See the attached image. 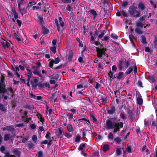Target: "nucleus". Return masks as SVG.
Returning <instances> with one entry per match:
<instances>
[{
	"label": "nucleus",
	"instance_id": "nucleus-1",
	"mask_svg": "<svg viewBox=\"0 0 157 157\" xmlns=\"http://www.w3.org/2000/svg\"><path fill=\"white\" fill-rule=\"evenodd\" d=\"M123 127V123L121 122H117V121L115 118L108 120L106 122V128L109 129L114 128L113 132L115 133L117 131H120V128Z\"/></svg>",
	"mask_w": 157,
	"mask_h": 157
},
{
	"label": "nucleus",
	"instance_id": "nucleus-2",
	"mask_svg": "<svg viewBox=\"0 0 157 157\" xmlns=\"http://www.w3.org/2000/svg\"><path fill=\"white\" fill-rule=\"evenodd\" d=\"M94 44L96 46L100 45L98 47H96L97 57L99 58L102 59L103 55H104V56H106V57H108V55L105 52L106 49L103 48L102 45L98 42H94Z\"/></svg>",
	"mask_w": 157,
	"mask_h": 157
},
{
	"label": "nucleus",
	"instance_id": "nucleus-3",
	"mask_svg": "<svg viewBox=\"0 0 157 157\" xmlns=\"http://www.w3.org/2000/svg\"><path fill=\"white\" fill-rule=\"evenodd\" d=\"M137 8L134 6H131L129 9L128 12L129 14L134 17H138L140 16V13L139 11L136 10Z\"/></svg>",
	"mask_w": 157,
	"mask_h": 157
},
{
	"label": "nucleus",
	"instance_id": "nucleus-4",
	"mask_svg": "<svg viewBox=\"0 0 157 157\" xmlns=\"http://www.w3.org/2000/svg\"><path fill=\"white\" fill-rule=\"evenodd\" d=\"M36 66H33L32 68L33 69V73L36 75H38L40 77H41L42 75L40 74L38 70L41 66V63L40 62H37L36 63Z\"/></svg>",
	"mask_w": 157,
	"mask_h": 157
},
{
	"label": "nucleus",
	"instance_id": "nucleus-5",
	"mask_svg": "<svg viewBox=\"0 0 157 157\" xmlns=\"http://www.w3.org/2000/svg\"><path fill=\"white\" fill-rule=\"evenodd\" d=\"M26 71L25 72V75H26L28 78L27 79V82L26 84L27 86H30V84L29 83L30 79L32 78L33 75V72L32 70L29 68H26Z\"/></svg>",
	"mask_w": 157,
	"mask_h": 157
},
{
	"label": "nucleus",
	"instance_id": "nucleus-6",
	"mask_svg": "<svg viewBox=\"0 0 157 157\" xmlns=\"http://www.w3.org/2000/svg\"><path fill=\"white\" fill-rule=\"evenodd\" d=\"M117 67L115 65L113 66L112 67V70L108 73V75L110 78L111 80H113L115 78V76L113 75L114 73L117 71Z\"/></svg>",
	"mask_w": 157,
	"mask_h": 157
},
{
	"label": "nucleus",
	"instance_id": "nucleus-7",
	"mask_svg": "<svg viewBox=\"0 0 157 157\" xmlns=\"http://www.w3.org/2000/svg\"><path fill=\"white\" fill-rule=\"evenodd\" d=\"M0 43L5 49H10L11 46V43L6 41L2 38H1Z\"/></svg>",
	"mask_w": 157,
	"mask_h": 157
},
{
	"label": "nucleus",
	"instance_id": "nucleus-8",
	"mask_svg": "<svg viewBox=\"0 0 157 157\" xmlns=\"http://www.w3.org/2000/svg\"><path fill=\"white\" fill-rule=\"evenodd\" d=\"M39 80V78L37 77H34L30 81L32 87H35L37 84Z\"/></svg>",
	"mask_w": 157,
	"mask_h": 157
},
{
	"label": "nucleus",
	"instance_id": "nucleus-9",
	"mask_svg": "<svg viewBox=\"0 0 157 157\" xmlns=\"http://www.w3.org/2000/svg\"><path fill=\"white\" fill-rule=\"evenodd\" d=\"M141 22H138L137 23L136 25L138 27H142L144 25V17H142L140 18Z\"/></svg>",
	"mask_w": 157,
	"mask_h": 157
},
{
	"label": "nucleus",
	"instance_id": "nucleus-10",
	"mask_svg": "<svg viewBox=\"0 0 157 157\" xmlns=\"http://www.w3.org/2000/svg\"><path fill=\"white\" fill-rule=\"evenodd\" d=\"M89 12L91 13L90 17L91 19H94L97 15L96 11L94 10H91L89 11Z\"/></svg>",
	"mask_w": 157,
	"mask_h": 157
},
{
	"label": "nucleus",
	"instance_id": "nucleus-11",
	"mask_svg": "<svg viewBox=\"0 0 157 157\" xmlns=\"http://www.w3.org/2000/svg\"><path fill=\"white\" fill-rule=\"evenodd\" d=\"M4 86L3 85L2 82L0 83V93H5L6 92Z\"/></svg>",
	"mask_w": 157,
	"mask_h": 157
},
{
	"label": "nucleus",
	"instance_id": "nucleus-12",
	"mask_svg": "<svg viewBox=\"0 0 157 157\" xmlns=\"http://www.w3.org/2000/svg\"><path fill=\"white\" fill-rule=\"evenodd\" d=\"M115 108L114 107H112L110 108H109L107 109L108 113L110 114H113L115 112Z\"/></svg>",
	"mask_w": 157,
	"mask_h": 157
},
{
	"label": "nucleus",
	"instance_id": "nucleus-13",
	"mask_svg": "<svg viewBox=\"0 0 157 157\" xmlns=\"http://www.w3.org/2000/svg\"><path fill=\"white\" fill-rule=\"evenodd\" d=\"M121 11L122 12V13L123 14L124 16L125 17H128V15L126 12V11L125 8H121Z\"/></svg>",
	"mask_w": 157,
	"mask_h": 157
},
{
	"label": "nucleus",
	"instance_id": "nucleus-14",
	"mask_svg": "<svg viewBox=\"0 0 157 157\" xmlns=\"http://www.w3.org/2000/svg\"><path fill=\"white\" fill-rule=\"evenodd\" d=\"M102 149L104 152H105L109 149V146L108 144H105L103 145Z\"/></svg>",
	"mask_w": 157,
	"mask_h": 157
},
{
	"label": "nucleus",
	"instance_id": "nucleus-15",
	"mask_svg": "<svg viewBox=\"0 0 157 157\" xmlns=\"http://www.w3.org/2000/svg\"><path fill=\"white\" fill-rule=\"evenodd\" d=\"M106 33V32L105 30L101 32L100 33H99L98 35V38L101 40Z\"/></svg>",
	"mask_w": 157,
	"mask_h": 157
},
{
	"label": "nucleus",
	"instance_id": "nucleus-16",
	"mask_svg": "<svg viewBox=\"0 0 157 157\" xmlns=\"http://www.w3.org/2000/svg\"><path fill=\"white\" fill-rule=\"evenodd\" d=\"M11 13L12 15H14V19H16L18 18L17 14L14 9H12L11 10Z\"/></svg>",
	"mask_w": 157,
	"mask_h": 157
},
{
	"label": "nucleus",
	"instance_id": "nucleus-17",
	"mask_svg": "<svg viewBox=\"0 0 157 157\" xmlns=\"http://www.w3.org/2000/svg\"><path fill=\"white\" fill-rule=\"evenodd\" d=\"M55 21L57 26V30L59 32L60 30V28L59 26V22H58V20L57 19H55Z\"/></svg>",
	"mask_w": 157,
	"mask_h": 157
},
{
	"label": "nucleus",
	"instance_id": "nucleus-18",
	"mask_svg": "<svg viewBox=\"0 0 157 157\" xmlns=\"http://www.w3.org/2000/svg\"><path fill=\"white\" fill-rule=\"evenodd\" d=\"M18 6V10L20 12V13L22 14V15L23 16L24 13L25 12V8H24L22 9H21V5H19V6Z\"/></svg>",
	"mask_w": 157,
	"mask_h": 157
},
{
	"label": "nucleus",
	"instance_id": "nucleus-19",
	"mask_svg": "<svg viewBox=\"0 0 157 157\" xmlns=\"http://www.w3.org/2000/svg\"><path fill=\"white\" fill-rule=\"evenodd\" d=\"M12 69L13 71L15 73L18 72L19 71V69L17 67H14L12 66Z\"/></svg>",
	"mask_w": 157,
	"mask_h": 157
},
{
	"label": "nucleus",
	"instance_id": "nucleus-20",
	"mask_svg": "<svg viewBox=\"0 0 157 157\" xmlns=\"http://www.w3.org/2000/svg\"><path fill=\"white\" fill-rule=\"evenodd\" d=\"M133 70V68L132 67H129L128 69L127 70L126 72L125 73V75H128L130 74Z\"/></svg>",
	"mask_w": 157,
	"mask_h": 157
},
{
	"label": "nucleus",
	"instance_id": "nucleus-21",
	"mask_svg": "<svg viewBox=\"0 0 157 157\" xmlns=\"http://www.w3.org/2000/svg\"><path fill=\"white\" fill-rule=\"evenodd\" d=\"M100 100L101 101V102L103 104L105 103L107 101V99H106V98L105 97H101V98Z\"/></svg>",
	"mask_w": 157,
	"mask_h": 157
},
{
	"label": "nucleus",
	"instance_id": "nucleus-22",
	"mask_svg": "<svg viewBox=\"0 0 157 157\" xmlns=\"http://www.w3.org/2000/svg\"><path fill=\"white\" fill-rule=\"evenodd\" d=\"M11 138L10 135L9 134H6L4 135V140L7 141L9 140Z\"/></svg>",
	"mask_w": 157,
	"mask_h": 157
},
{
	"label": "nucleus",
	"instance_id": "nucleus-23",
	"mask_svg": "<svg viewBox=\"0 0 157 157\" xmlns=\"http://www.w3.org/2000/svg\"><path fill=\"white\" fill-rule=\"evenodd\" d=\"M67 128L69 132H71L73 131V129L71 124H68L67 126Z\"/></svg>",
	"mask_w": 157,
	"mask_h": 157
},
{
	"label": "nucleus",
	"instance_id": "nucleus-24",
	"mask_svg": "<svg viewBox=\"0 0 157 157\" xmlns=\"http://www.w3.org/2000/svg\"><path fill=\"white\" fill-rule=\"evenodd\" d=\"M125 64V62L124 61H121L120 62L119 66V68L120 70H121L122 68L124 66V64Z\"/></svg>",
	"mask_w": 157,
	"mask_h": 157
},
{
	"label": "nucleus",
	"instance_id": "nucleus-25",
	"mask_svg": "<svg viewBox=\"0 0 157 157\" xmlns=\"http://www.w3.org/2000/svg\"><path fill=\"white\" fill-rule=\"evenodd\" d=\"M49 61H50L49 63L48 66L51 68L52 67L53 64L54 63V61L53 59H49Z\"/></svg>",
	"mask_w": 157,
	"mask_h": 157
},
{
	"label": "nucleus",
	"instance_id": "nucleus-26",
	"mask_svg": "<svg viewBox=\"0 0 157 157\" xmlns=\"http://www.w3.org/2000/svg\"><path fill=\"white\" fill-rule=\"evenodd\" d=\"M59 77V75L58 74H54L50 76V77L52 78L56 79Z\"/></svg>",
	"mask_w": 157,
	"mask_h": 157
},
{
	"label": "nucleus",
	"instance_id": "nucleus-27",
	"mask_svg": "<svg viewBox=\"0 0 157 157\" xmlns=\"http://www.w3.org/2000/svg\"><path fill=\"white\" fill-rule=\"evenodd\" d=\"M138 7L139 8L141 9L142 10H144L145 8V6L142 3H139Z\"/></svg>",
	"mask_w": 157,
	"mask_h": 157
},
{
	"label": "nucleus",
	"instance_id": "nucleus-28",
	"mask_svg": "<svg viewBox=\"0 0 157 157\" xmlns=\"http://www.w3.org/2000/svg\"><path fill=\"white\" fill-rule=\"evenodd\" d=\"M111 37L114 40H117L118 38V36L115 34L112 33L111 35Z\"/></svg>",
	"mask_w": 157,
	"mask_h": 157
},
{
	"label": "nucleus",
	"instance_id": "nucleus-29",
	"mask_svg": "<svg viewBox=\"0 0 157 157\" xmlns=\"http://www.w3.org/2000/svg\"><path fill=\"white\" fill-rule=\"evenodd\" d=\"M56 46H52L50 48L51 50L54 53H55L56 52Z\"/></svg>",
	"mask_w": 157,
	"mask_h": 157
},
{
	"label": "nucleus",
	"instance_id": "nucleus-30",
	"mask_svg": "<svg viewBox=\"0 0 157 157\" xmlns=\"http://www.w3.org/2000/svg\"><path fill=\"white\" fill-rule=\"evenodd\" d=\"M124 73L123 72H120L118 75L117 76V78L118 79L121 78L123 75Z\"/></svg>",
	"mask_w": 157,
	"mask_h": 157
},
{
	"label": "nucleus",
	"instance_id": "nucleus-31",
	"mask_svg": "<svg viewBox=\"0 0 157 157\" xmlns=\"http://www.w3.org/2000/svg\"><path fill=\"white\" fill-rule=\"evenodd\" d=\"M14 38L16 39L18 41H20L21 40V39L19 38V36L16 33H14Z\"/></svg>",
	"mask_w": 157,
	"mask_h": 157
},
{
	"label": "nucleus",
	"instance_id": "nucleus-32",
	"mask_svg": "<svg viewBox=\"0 0 157 157\" xmlns=\"http://www.w3.org/2000/svg\"><path fill=\"white\" fill-rule=\"evenodd\" d=\"M137 101L138 104L139 105H141L143 102V99L141 98H137Z\"/></svg>",
	"mask_w": 157,
	"mask_h": 157
},
{
	"label": "nucleus",
	"instance_id": "nucleus-33",
	"mask_svg": "<svg viewBox=\"0 0 157 157\" xmlns=\"http://www.w3.org/2000/svg\"><path fill=\"white\" fill-rule=\"evenodd\" d=\"M82 121H88L89 122V120H87L85 118H82L81 119H78V121H76V122L77 123H80V121L82 122Z\"/></svg>",
	"mask_w": 157,
	"mask_h": 157
},
{
	"label": "nucleus",
	"instance_id": "nucleus-34",
	"mask_svg": "<svg viewBox=\"0 0 157 157\" xmlns=\"http://www.w3.org/2000/svg\"><path fill=\"white\" fill-rule=\"evenodd\" d=\"M0 109L3 111H6V109L4 106L2 104H0Z\"/></svg>",
	"mask_w": 157,
	"mask_h": 157
},
{
	"label": "nucleus",
	"instance_id": "nucleus-35",
	"mask_svg": "<svg viewBox=\"0 0 157 157\" xmlns=\"http://www.w3.org/2000/svg\"><path fill=\"white\" fill-rule=\"evenodd\" d=\"M110 38V37L108 36H105L102 39V41H107Z\"/></svg>",
	"mask_w": 157,
	"mask_h": 157
},
{
	"label": "nucleus",
	"instance_id": "nucleus-36",
	"mask_svg": "<svg viewBox=\"0 0 157 157\" xmlns=\"http://www.w3.org/2000/svg\"><path fill=\"white\" fill-rule=\"evenodd\" d=\"M73 54L72 52H71L69 53L68 56V60L69 61H71L72 60V59L73 57Z\"/></svg>",
	"mask_w": 157,
	"mask_h": 157
},
{
	"label": "nucleus",
	"instance_id": "nucleus-37",
	"mask_svg": "<svg viewBox=\"0 0 157 157\" xmlns=\"http://www.w3.org/2000/svg\"><path fill=\"white\" fill-rule=\"evenodd\" d=\"M135 32L138 34H142V32L138 28H136L135 30Z\"/></svg>",
	"mask_w": 157,
	"mask_h": 157
},
{
	"label": "nucleus",
	"instance_id": "nucleus-38",
	"mask_svg": "<svg viewBox=\"0 0 157 157\" xmlns=\"http://www.w3.org/2000/svg\"><path fill=\"white\" fill-rule=\"evenodd\" d=\"M54 61V63L56 64H57L59 63L60 61V59L59 57H57L55 59Z\"/></svg>",
	"mask_w": 157,
	"mask_h": 157
},
{
	"label": "nucleus",
	"instance_id": "nucleus-39",
	"mask_svg": "<svg viewBox=\"0 0 157 157\" xmlns=\"http://www.w3.org/2000/svg\"><path fill=\"white\" fill-rule=\"evenodd\" d=\"M126 150L128 153H131L132 152L131 146L129 145H127V148Z\"/></svg>",
	"mask_w": 157,
	"mask_h": 157
},
{
	"label": "nucleus",
	"instance_id": "nucleus-40",
	"mask_svg": "<svg viewBox=\"0 0 157 157\" xmlns=\"http://www.w3.org/2000/svg\"><path fill=\"white\" fill-rule=\"evenodd\" d=\"M108 138L113 140V134L111 132H110L108 136Z\"/></svg>",
	"mask_w": 157,
	"mask_h": 157
},
{
	"label": "nucleus",
	"instance_id": "nucleus-41",
	"mask_svg": "<svg viewBox=\"0 0 157 157\" xmlns=\"http://www.w3.org/2000/svg\"><path fill=\"white\" fill-rule=\"evenodd\" d=\"M27 145L30 148H33L34 147V145L33 144L31 143H29L27 144Z\"/></svg>",
	"mask_w": 157,
	"mask_h": 157
},
{
	"label": "nucleus",
	"instance_id": "nucleus-42",
	"mask_svg": "<svg viewBox=\"0 0 157 157\" xmlns=\"http://www.w3.org/2000/svg\"><path fill=\"white\" fill-rule=\"evenodd\" d=\"M128 4V2H124L122 4V6L121 7V8H125Z\"/></svg>",
	"mask_w": 157,
	"mask_h": 157
},
{
	"label": "nucleus",
	"instance_id": "nucleus-43",
	"mask_svg": "<svg viewBox=\"0 0 157 157\" xmlns=\"http://www.w3.org/2000/svg\"><path fill=\"white\" fill-rule=\"evenodd\" d=\"M7 130L8 131H11L13 129V127L12 126H9L6 127Z\"/></svg>",
	"mask_w": 157,
	"mask_h": 157
},
{
	"label": "nucleus",
	"instance_id": "nucleus-44",
	"mask_svg": "<svg viewBox=\"0 0 157 157\" xmlns=\"http://www.w3.org/2000/svg\"><path fill=\"white\" fill-rule=\"evenodd\" d=\"M24 0H17L18 6H19V5H21L23 4Z\"/></svg>",
	"mask_w": 157,
	"mask_h": 157
},
{
	"label": "nucleus",
	"instance_id": "nucleus-45",
	"mask_svg": "<svg viewBox=\"0 0 157 157\" xmlns=\"http://www.w3.org/2000/svg\"><path fill=\"white\" fill-rule=\"evenodd\" d=\"M37 156L38 157H42L43 156V153L42 151L39 152L37 155Z\"/></svg>",
	"mask_w": 157,
	"mask_h": 157
},
{
	"label": "nucleus",
	"instance_id": "nucleus-46",
	"mask_svg": "<svg viewBox=\"0 0 157 157\" xmlns=\"http://www.w3.org/2000/svg\"><path fill=\"white\" fill-rule=\"evenodd\" d=\"M114 141L117 143H119L121 141V140L120 138L117 137L115 138Z\"/></svg>",
	"mask_w": 157,
	"mask_h": 157
},
{
	"label": "nucleus",
	"instance_id": "nucleus-47",
	"mask_svg": "<svg viewBox=\"0 0 157 157\" xmlns=\"http://www.w3.org/2000/svg\"><path fill=\"white\" fill-rule=\"evenodd\" d=\"M37 136L35 135H34L32 136V140L34 142H36L37 140Z\"/></svg>",
	"mask_w": 157,
	"mask_h": 157
},
{
	"label": "nucleus",
	"instance_id": "nucleus-48",
	"mask_svg": "<svg viewBox=\"0 0 157 157\" xmlns=\"http://www.w3.org/2000/svg\"><path fill=\"white\" fill-rule=\"evenodd\" d=\"M29 96L31 98L36 99V96L32 93H29Z\"/></svg>",
	"mask_w": 157,
	"mask_h": 157
},
{
	"label": "nucleus",
	"instance_id": "nucleus-49",
	"mask_svg": "<svg viewBox=\"0 0 157 157\" xmlns=\"http://www.w3.org/2000/svg\"><path fill=\"white\" fill-rule=\"evenodd\" d=\"M116 152L117 155H119L121 153V150L120 148H117L116 150Z\"/></svg>",
	"mask_w": 157,
	"mask_h": 157
},
{
	"label": "nucleus",
	"instance_id": "nucleus-50",
	"mask_svg": "<svg viewBox=\"0 0 157 157\" xmlns=\"http://www.w3.org/2000/svg\"><path fill=\"white\" fill-rule=\"evenodd\" d=\"M8 75L10 77H13V75L10 71H8L7 72Z\"/></svg>",
	"mask_w": 157,
	"mask_h": 157
},
{
	"label": "nucleus",
	"instance_id": "nucleus-51",
	"mask_svg": "<svg viewBox=\"0 0 157 157\" xmlns=\"http://www.w3.org/2000/svg\"><path fill=\"white\" fill-rule=\"evenodd\" d=\"M81 138V137L80 136H77L75 139V142H78L79 141Z\"/></svg>",
	"mask_w": 157,
	"mask_h": 157
},
{
	"label": "nucleus",
	"instance_id": "nucleus-52",
	"mask_svg": "<svg viewBox=\"0 0 157 157\" xmlns=\"http://www.w3.org/2000/svg\"><path fill=\"white\" fill-rule=\"evenodd\" d=\"M85 145L84 144H81L79 146V150H82L83 149V148L85 147Z\"/></svg>",
	"mask_w": 157,
	"mask_h": 157
},
{
	"label": "nucleus",
	"instance_id": "nucleus-53",
	"mask_svg": "<svg viewBox=\"0 0 157 157\" xmlns=\"http://www.w3.org/2000/svg\"><path fill=\"white\" fill-rule=\"evenodd\" d=\"M5 154V157H10V154L9 152H6Z\"/></svg>",
	"mask_w": 157,
	"mask_h": 157
},
{
	"label": "nucleus",
	"instance_id": "nucleus-54",
	"mask_svg": "<svg viewBox=\"0 0 157 157\" xmlns=\"http://www.w3.org/2000/svg\"><path fill=\"white\" fill-rule=\"evenodd\" d=\"M124 64V66L126 68H127L128 65H129V62L127 61H125V64Z\"/></svg>",
	"mask_w": 157,
	"mask_h": 157
},
{
	"label": "nucleus",
	"instance_id": "nucleus-55",
	"mask_svg": "<svg viewBox=\"0 0 157 157\" xmlns=\"http://www.w3.org/2000/svg\"><path fill=\"white\" fill-rule=\"evenodd\" d=\"M62 1L64 3H68L71 2V0H62Z\"/></svg>",
	"mask_w": 157,
	"mask_h": 157
},
{
	"label": "nucleus",
	"instance_id": "nucleus-56",
	"mask_svg": "<svg viewBox=\"0 0 157 157\" xmlns=\"http://www.w3.org/2000/svg\"><path fill=\"white\" fill-rule=\"evenodd\" d=\"M15 74L17 76V77L19 78L20 80L24 81V79H21V78H20V75L18 72H16L15 73Z\"/></svg>",
	"mask_w": 157,
	"mask_h": 157
},
{
	"label": "nucleus",
	"instance_id": "nucleus-57",
	"mask_svg": "<svg viewBox=\"0 0 157 157\" xmlns=\"http://www.w3.org/2000/svg\"><path fill=\"white\" fill-rule=\"evenodd\" d=\"M7 89L8 91H10L12 93H13L14 92L11 87H8Z\"/></svg>",
	"mask_w": 157,
	"mask_h": 157
},
{
	"label": "nucleus",
	"instance_id": "nucleus-58",
	"mask_svg": "<svg viewBox=\"0 0 157 157\" xmlns=\"http://www.w3.org/2000/svg\"><path fill=\"white\" fill-rule=\"evenodd\" d=\"M56 40H53L52 41V44H53L52 46H55L56 47Z\"/></svg>",
	"mask_w": 157,
	"mask_h": 157
},
{
	"label": "nucleus",
	"instance_id": "nucleus-59",
	"mask_svg": "<svg viewBox=\"0 0 157 157\" xmlns=\"http://www.w3.org/2000/svg\"><path fill=\"white\" fill-rule=\"evenodd\" d=\"M16 22L19 26H20L21 25V22L20 20L17 19L16 21Z\"/></svg>",
	"mask_w": 157,
	"mask_h": 157
},
{
	"label": "nucleus",
	"instance_id": "nucleus-60",
	"mask_svg": "<svg viewBox=\"0 0 157 157\" xmlns=\"http://www.w3.org/2000/svg\"><path fill=\"white\" fill-rule=\"evenodd\" d=\"M70 111L74 113H76L77 110L75 109H72L70 110Z\"/></svg>",
	"mask_w": 157,
	"mask_h": 157
},
{
	"label": "nucleus",
	"instance_id": "nucleus-61",
	"mask_svg": "<svg viewBox=\"0 0 157 157\" xmlns=\"http://www.w3.org/2000/svg\"><path fill=\"white\" fill-rule=\"evenodd\" d=\"M142 40L143 43L144 44L146 43V40L145 37L144 36H143L142 37Z\"/></svg>",
	"mask_w": 157,
	"mask_h": 157
},
{
	"label": "nucleus",
	"instance_id": "nucleus-62",
	"mask_svg": "<svg viewBox=\"0 0 157 157\" xmlns=\"http://www.w3.org/2000/svg\"><path fill=\"white\" fill-rule=\"evenodd\" d=\"M154 46L156 48H157V39H156L154 41Z\"/></svg>",
	"mask_w": 157,
	"mask_h": 157
},
{
	"label": "nucleus",
	"instance_id": "nucleus-63",
	"mask_svg": "<svg viewBox=\"0 0 157 157\" xmlns=\"http://www.w3.org/2000/svg\"><path fill=\"white\" fill-rule=\"evenodd\" d=\"M50 133L48 132L46 135V138L47 139H49L50 137Z\"/></svg>",
	"mask_w": 157,
	"mask_h": 157
},
{
	"label": "nucleus",
	"instance_id": "nucleus-64",
	"mask_svg": "<svg viewBox=\"0 0 157 157\" xmlns=\"http://www.w3.org/2000/svg\"><path fill=\"white\" fill-rule=\"evenodd\" d=\"M66 10L68 11H71L72 10V8H71V7L70 6H69V5H68L67 7L66 8Z\"/></svg>",
	"mask_w": 157,
	"mask_h": 157
}]
</instances>
